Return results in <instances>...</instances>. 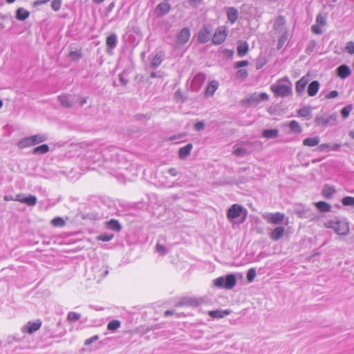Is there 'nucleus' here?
<instances>
[{
    "instance_id": "a18cd8bd",
    "label": "nucleus",
    "mask_w": 354,
    "mask_h": 354,
    "mask_svg": "<svg viewBox=\"0 0 354 354\" xmlns=\"http://www.w3.org/2000/svg\"><path fill=\"white\" fill-rule=\"evenodd\" d=\"M68 57L72 61H77L82 57V53L80 50L71 51Z\"/></svg>"
},
{
    "instance_id": "9d476101",
    "label": "nucleus",
    "mask_w": 354,
    "mask_h": 354,
    "mask_svg": "<svg viewBox=\"0 0 354 354\" xmlns=\"http://www.w3.org/2000/svg\"><path fill=\"white\" fill-rule=\"evenodd\" d=\"M264 218L269 223L281 225L283 222L285 214L281 212L269 213L266 216H264Z\"/></svg>"
},
{
    "instance_id": "49530a36",
    "label": "nucleus",
    "mask_w": 354,
    "mask_h": 354,
    "mask_svg": "<svg viewBox=\"0 0 354 354\" xmlns=\"http://www.w3.org/2000/svg\"><path fill=\"white\" fill-rule=\"evenodd\" d=\"M81 317V315L75 312H69L67 315V319L71 322H75Z\"/></svg>"
},
{
    "instance_id": "aec40b11",
    "label": "nucleus",
    "mask_w": 354,
    "mask_h": 354,
    "mask_svg": "<svg viewBox=\"0 0 354 354\" xmlns=\"http://www.w3.org/2000/svg\"><path fill=\"white\" fill-rule=\"evenodd\" d=\"M279 129H264L261 131V136L266 139H274L279 136Z\"/></svg>"
},
{
    "instance_id": "7ed1b4c3",
    "label": "nucleus",
    "mask_w": 354,
    "mask_h": 354,
    "mask_svg": "<svg viewBox=\"0 0 354 354\" xmlns=\"http://www.w3.org/2000/svg\"><path fill=\"white\" fill-rule=\"evenodd\" d=\"M236 283L237 279L234 273H228L213 280L214 286L219 289L231 290L236 286Z\"/></svg>"
},
{
    "instance_id": "338daca9",
    "label": "nucleus",
    "mask_w": 354,
    "mask_h": 354,
    "mask_svg": "<svg viewBox=\"0 0 354 354\" xmlns=\"http://www.w3.org/2000/svg\"><path fill=\"white\" fill-rule=\"evenodd\" d=\"M248 62L246 61V60H244V61H240V62H237L236 64H235V67L236 68H241V67H243V66H246L248 65Z\"/></svg>"
},
{
    "instance_id": "0eeeda50",
    "label": "nucleus",
    "mask_w": 354,
    "mask_h": 354,
    "mask_svg": "<svg viewBox=\"0 0 354 354\" xmlns=\"http://www.w3.org/2000/svg\"><path fill=\"white\" fill-rule=\"evenodd\" d=\"M190 30L188 28H184L178 34L175 44L176 48H180L186 43L188 42L190 38Z\"/></svg>"
},
{
    "instance_id": "cd10ccee",
    "label": "nucleus",
    "mask_w": 354,
    "mask_h": 354,
    "mask_svg": "<svg viewBox=\"0 0 354 354\" xmlns=\"http://www.w3.org/2000/svg\"><path fill=\"white\" fill-rule=\"evenodd\" d=\"M308 77H303L299 81H297L296 83L297 93L299 94H301L304 92L305 87H306V84H308Z\"/></svg>"
},
{
    "instance_id": "774afa93",
    "label": "nucleus",
    "mask_w": 354,
    "mask_h": 354,
    "mask_svg": "<svg viewBox=\"0 0 354 354\" xmlns=\"http://www.w3.org/2000/svg\"><path fill=\"white\" fill-rule=\"evenodd\" d=\"M330 145L328 143H323L319 145L318 150L319 151H324L326 149H330Z\"/></svg>"
},
{
    "instance_id": "ddd939ff",
    "label": "nucleus",
    "mask_w": 354,
    "mask_h": 354,
    "mask_svg": "<svg viewBox=\"0 0 354 354\" xmlns=\"http://www.w3.org/2000/svg\"><path fill=\"white\" fill-rule=\"evenodd\" d=\"M205 80V75L203 73H198L193 78L191 84L192 89L198 91Z\"/></svg>"
},
{
    "instance_id": "412c9836",
    "label": "nucleus",
    "mask_w": 354,
    "mask_h": 354,
    "mask_svg": "<svg viewBox=\"0 0 354 354\" xmlns=\"http://www.w3.org/2000/svg\"><path fill=\"white\" fill-rule=\"evenodd\" d=\"M336 73L341 79H346L351 75V71L347 65L342 64L336 69Z\"/></svg>"
},
{
    "instance_id": "de8ad7c7",
    "label": "nucleus",
    "mask_w": 354,
    "mask_h": 354,
    "mask_svg": "<svg viewBox=\"0 0 354 354\" xmlns=\"http://www.w3.org/2000/svg\"><path fill=\"white\" fill-rule=\"evenodd\" d=\"M156 251L161 256H164L167 254L168 250L167 247L158 243L156 245Z\"/></svg>"
},
{
    "instance_id": "3c124183",
    "label": "nucleus",
    "mask_w": 354,
    "mask_h": 354,
    "mask_svg": "<svg viewBox=\"0 0 354 354\" xmlns=\"http://www.w3.org/2000/svg\"><path fill=\"white\" fill-rule=\"evenodd\" d=\"M187 136V133L185 132L180 133L178 134L172 135L169 138V140L171 141H174L176 140H180L186 138Z\"/></svg>"
},
{
    "instance_id": "f704fd0d",
    "label": "nucleus",
    "mask_w": 354,
    "mask_h": 354,
    "mask_svg": "<svg viewBox=\"0 0 354 354\" xmlns=\"http://www.w3.org/2000/svg\"><path fill=\"white\" fill-rule=\"evenodd\" d=\"M227 18L232 22H235L239 17L238 10L234 8H229L227 11Z\"/></svg>"
},
{
    "instance_id": "2f4dec72",
    "label": "nucleus",
    "mask_w": 354,
    "mask_h": 354,
    "mask_svg": "<svg viewBox=\"0 0 354 354\" xmlns=\"http://www.w3.org/2000/svg\"><path fill=\"white\" fill-rule=\"evenodd\" d=\"M319 88V83L318 81L312 82L308 86V94L310 96H314L317 94Z\"/></svg>"
},
{
    "instance_id": "f8f14e48",
    "label": "nucleus",
    "mask_w": 354,
    "mask_h": 354,
    "mask_svg": "<svg viewBox=\"0 0 354 354\" xmlns=\"http://www.w3.org/2000/svg\"><path fill=\"white\" fill-rule=\"evenodd\" d=\"M227 37L226 30L225 27H219L215 32L212 42L214 44H222Z\"/></svg>"
},
{
    "instance_id": "393cba45",
    "label": "nucleus",
    "mask_w": 354,
    "mask_h": 354,
    "mask_svg": "<svg viewBox=\"0 0 354 354\" xmlns=\"http://www.w3.org/2000/svg\"><path fill=\"white\" fill-rule=\"evenodd\" d=\"M106 228L115 232H120L122 229V225L120 222L114 218L106 222Z\"/></svg>"
},
{
    "instance_id": "a19ab883",
    "label": "nucleus",
    "mask_w": 354,
    "mask_h": 354,
    "mask_svg": "<svg viewBox=\"0 0 354 354\" xmlns=\"http://www.w3.org/2000/svg\"><path fill=\"white\" fill-rule=\"evenodd\" d=\"M117 42V37L115 34H112L106 38V45L111 48H115Z\"/></svg>"
},
{
    "instance_id": "f3484780",
    "label": "nucleus",
    "mask_w": 354,
    "mask_h": 354,
    "mask_svg": "<svg viewBox=\"0 0 354 354\" xmlns=\"http://www.w3.org/2000/svg\"><path fill=\"white\" fill-rule=\"evenodd\" d=\"M284 233L285 227L282 225L277 226L270 233V237L272 240L277 241L283 237Z\"/></svg>"
},
{
    "instance_id": "09e8293b",
    "label": "nucleus",
    "mask_w": 354,
    "mask_h": 354,
    "mask_svg": "<svg viewBox=\"0 0 354 354\" xmlns=\"http://www.w3.org/2000/svg\"><path fill=\"white\" fill-rule=\"evenodd\" d=\"M162 58L160 54H156L151 62V66L157 68L162 62Z\"/></svg>"
},
{
    "instance_id": "c85d7f7f",
    "label": "nucleus",
    "mask_w": 354,
    "mask_h": 354,
    "mask_svg": "<svg viewBox=\"0 0 354 354\" xmlns=\"http://www.w3.org/2000/svg\"><path fill=\"white\" fill-rule=\"evenodd\" d=\"M320 138L319 136L308 137L303 140V145L307 147H315L319 145Z\"/></svg>"
},
{
    "instance_id": "20e7f679",
    "label": "nucleus",
    "mask_w": 354,
    "mask_h": 354,
    "mask_svg": "<svg viewBox=\"0 0 354 354\" xmlns=\"http://www.w3.org/2000/svg\"><path fill=\"white\" fill-rule=\"evenodd\" d=\"M272 91L279 97H286L291 94L292 84L288 78L284 77L279 80L271 86Z\"/></svg>"
},
{
    "instance_id": "a211bd4d",
    "label": "nucleus",
    "mask_w": 354,
    "mask_h": 354,
    "mask_svg": "<svg viewBox=\"0 0 354 354\" xmlns=\"http://www.w3.org/2000/svg\"><path fill=\"white\" fill-rule=\"evenodd\" d=\"M170 9L171 6L169 3L167 2H162L157 6L155 12L158 17H160L168 13Z\"/></svg>"
},
{
    "instance_id": "4be33fe9",
    "label": "nucleus",
    "mask_w": 354,
    "mask_h": 354,
    "mask_svg": "<svg viewBox=\"0 0 354 354\" xmlns=\"http://www.w3.org/2000/svg\"><path fill=\"white\" fill-rule=\"evenodd\" d=\"M232 313L231 310H210L208 314L214 319L223 318L224 317L229 315Z\"/></svg>"
},
{
    "instance_id": "5fc2aeb1",
    "label": "nucleus",
    "mask_w": 354,
    "mask_h": 354,
    "mask_svg": "<svg viewBox=\"0 0 354 354\" xmlns=\"http://www.w3.org/2000/svg\"><path fill=\"white\" fill-rule=\"evenodd\" d=\"M205 127V124L204 121H203V120L198 121L194 124V129L196 131H201L204 130Z\"/></svg>"
},
{
    "instance_id": "9b49d317",
    "label": "nucleus",
    "mask_w": 354,
    "mask_h": 354,
    "mask_svg": "<svg viewBox=\"0 0 354 354\" xmlns=\"http://www.w3.org/2000/svg\"><path fill=\"white\" fill-rule=\"evenodd\" d=\"M41 324L42 322L39 319L36 321H29L26 325L24 326L23 331L31 335L38 330L41 326Z\"/></svg>"
},
{
    "instance_id": "c9c22d12",
    "label": "nucleus",
    "mask_w": 354,
    "mask_h": 354,
    "mask_svg": "<svg viewBox=\"0 0 354 354\" xmlns=\"http://www.w3.org/2000/svg\"><path fill=\"white\" fill-rule=\"evenodd\" d=\"M37 198L35 195L29 194L28 196H24L23 203L28 206H34L37 204Z\"/></svg>"
},
{
    "instance_id": "7c9ffc66",
    "label": "nucleus",
    "mask_w": 354,
    "mask_h": 354,
    "mask_svg": "<svg viewBox=\"0 0 354 354\" xmlns=\"http://www.w3.org/2000/svg\"><path fill=\"white\" fill-rule=\"evenodd\" d=\"M17 146L19 149H24L26 147L33 146L30 136L25 137L19 140L17 143Z\"/></svg>"
},
{
    "instance_id": "2eb2a0df",
    "label": "nucleus",
    "mask_w": 354,
    "mask_h": 354,
    "mask_svg": "<svg viewBox=\"0 0 354 354\" xmlns=\"http://www.w3.org/2000/svg\"><path fill=\"white\" fill-rule=\"evenodd\" d=\"M193 149V144L189 142L185 146L180 147L178 151V156L180 160H185L191 153Z\"/></svg>"
},
{
    "instance_id": "13d9d810",
    "label": "nucleus",
    "mask_w": 354,
    "mask_h": 354,
    "mask_svg": "<svg viewBox=\"0 0 354 354\" xmlns=\"http://www.w3.org/2000/svg\"><path fill=\"white\" fill-rule=\"evenodd\" d=\"M336 225V216L335 217V220H331L324 223V226L326 228L333 229L335 231Z\"/></svg>"
},
{
    "instance_id": "680f3d73",
    "label": "nucleus",
    "mask_w": 354,
    "mask_h": 354,
    "mask_svg": "<svg viewBox=\"0 0 354 354\" xmlns=\"http://www.w3.org/2000/svg\"><path fill=\"white\" fill-rule=\"evenodd\" d=\"M99 339V336L98 335H93L91 337L88 338V339H86L84 342V345L85 346H87V345H90L91 344H92L93 342H95V341L98 340Z\"/></svg>"
},
{
    "instance_id": "dca6fc26",
    "label": "nucleus",
    "mask_w": 354,
    "mask_h": 354,
    "mask_svg": "<svg viewBox=\"0 0 354 354\" xmlns=\"http://www.w3.org/2000/svg\"><path fill=\"white\" fill-rule=\"evenodd\" d=\"M211 37V32L207 28L203 26L198 32V41L201 44L207 42Z\"/></svg>"
},
{
    "instance_id": "4468645a",
    "label": "nucleus",
    "mask_w": 354,
    "mask_h": 354,
    "mask_svg": "<svg viewBox=\"0 0 354 354\" xmlns=\"http://www.w3.org/2000/svg\"><path fill=\"white\" fill-rule=\"evenodd\" d=\"M59 103L64 109H70L73 107L74 103V97L71 95H61L58 98Z\"/></svg>"
},
{
    "instance_id": "c03bdc74",
    "label": "nucleus",
    "mask_w": 354,
    "mask_h": 354,
    "mask_svg": "<svg viewBox=\"0 0 354 354\" xmlns=\"http://www.w3.org/2000/svg\"><path fill=\"white\" fill-rule=\"evenodd\" d=\"M257 274L256 269L254 268H250L246 274L247 281L251 283L254 281Z\"/></svg>"
},
{
    "instance_id": "603ef678",
    "label": "nucleus",
    "mask_w": 354,
    "mask_h": 354,
    "mask_svg": "<svg viewBox=\"0 0 354 354\" xmlns=\"http://www.w3.org/2000/svg\"><path fill=\"white\" fill-rule=\"evenodd\" d=\"M288 39V35L286 32L282 34L281 37L279 39L277 44V48L280 49L282 48L286 40Z\"/></svg>"
},
{
    "instance_id": "69168bd1",
    "label": "nucleus",
    "mask_w": 354,
    "mask_h": 354,
    "mask_svg": "<svg viewBox=\"0 0 354 354\" xmlns=\"http://www.w3.org/2000/svg\"><path fill=\"white\" fill-rule=\"evenodd\" d=\"M119 80L123 86H125L128 82V80L126 78L124 73H122L119 75Z\"/></svg>"
},
{
    "instance_id": "6e6552de",
    "label": "nucleus",
    "mask_w": 354,
    "mask_h": 354,
    "mask_svg": "<svg viewBox=\"0 0 354 354\" xmlns=\"http://www.w3.org/2000/svg\"><path fill=\"white\" fill-rule=\"evenodd\" d=\"M202 301L203 300L201 298L185 297H183L175 306L197 307L202 304Z\"/></svg>"
},
{
    "instance_id": "8fccbe9b",
    "label": "nucleus",
    "mask_w": 354,
    "mask_h": 354,
    "mask_svg": "<svg viewBox=\"0 0 354 354\" xmlns=\"http://www.w3.org/2000/svg\"><path fill=\"white\" fill-rule=\"evenodd\" d=\"M317 24L321 26H325L326 24V17L322 14H319L316 17Z\"/></svg>"
},
{
    "instance_id": "6e6d98bb",
    "label": "nucleus",
    "mask_w": 354,
    "mask_h": 354,
    "mask_svg": "<svg viewBox=\"0 0 354 354\" xmlns=\"http://www.w3.org/2000/svg\"><path fill=\"white\" fill-rule=\"evenodd\" d=\"M62 4V0H53L51 2V8L55 11H57L60 9Z\"/></svg>"
},
{
    "instance_id": "f257e3e1",
    "label": "nucleus",
    "mask_w": 354,
    "mask_h": 354,
    "mask_svg": "<svg viewBox=\"0 0 354 354\" xmlns=\"http://www.w3.org/2000/svg\"><path fill=\"white\" fill-rule=\"evenodd\" d=\"M123 153L124 151L113 146L103 149V166L112 169H121L125 163Z\"/></svg>"
},
{
    "instance_id": "6ab92c4d",
    "label": "nucleus",
    "mask_w": 354,
    "mask_h": 354,
    "mask_svg": "<svg viewBox=\"0 0 354 354\" xmlns=\"http://www.w3.org/2000/svg\"><path fill=\"white\" fill-rule=\"evenodd\" d=\"M87 158L88 161L92 162L93 163H97L98 165H102L103 166V156H102V151L100 153H93L90 152L88 153Z\"/></svg>"
},
{
    "instance_id": "58836bf2",
    "label": "nucleus",
    "mask_w": 354,
    "mask_h": 354,
    "mask_svg": "<svg viewBox=\"0 0 354 354\" xmlns=\"http://www.w3.org/2000/svg\"><path fill=\"white\" fill-rule=\"evenodd\" d=\"M50 224L53 227H62L66 225V221L62 217L56 216L50 221Z\"/></svg>"
},
{
    "instance_id": "39448f33",
    "label": "nucleus",
    "mask_w": 354,
    "mask_h": 354,
    "mask_svg": "<svg viewBox=\"0 0 354 354\" xmlns=\"http://www.w3.org/2000/svg\"><path fill=\"white\" fill-rule=\"evenodd\" d=\"M337 115L336 113L329 114L328 112H322L316 115L314 119L315 126L321 128H326L337 124Z\"/></svg>"
},
{
    "instance_id": "ea45409f",
    "label": "nucleus",
    "mask_w": 354,
    "mask_h": 354,
    "mask_svg": "<svg viewBox=\"0 0 354 354\" xmlns=\"http://www.w3.org/2000/svg\"><path fill=\"white\" fill-rule=\"evenodd\" d=\"M121 323L118 319H113L107 324V330L110 331H115L120 327Z\"/></svg>"
},
{
    "instance_id": "864d4df0",
    "label": "nucleus",
    "mask_w": 354,
    "mask_h": 354,
    "mask_svg": "<svg viewBox=\"0 0 354 354\" xmlns=\"http://www.w3.org/2000/svg\"><path fill=\"white\" fill-rule=\"evenodd\" d=\"M174 98L176 102H183L185 99L183 92L180 90H177L175 92Z\"/></svg>"
},
{
    "instance_id": "4c0bfd02",
    "label": "nucleus",
    "mask_w": 354,
    "mask_h": 354,
    "mask_svg": "<svg viewBox=\"0 0 354 354\" xmlns=\"http://www.w3.org/2000/svg\"><path fill=\"white\" fill-rule=\"evenodd\" d=\"M248 52V44L246 41L241 43L237 47V54L239 57L245 55Z\"/></svg>"
},
{
    "instance_id": "1a4fd4ad",
    "label": "nucleus",
    "mask_w": 354,
    "mask_h": 354,
    "mask_svg": "<svg viewBox=\"0 0 354 354\" xmlns=\"http://www.w3.org/2000/svg\"><path fill=\"white\" fill-rule=\"evenodd\" d=\"M77 216H80L82 220L93 221L99 220L101 215L96 211H91L86 207L83 211L80 212Z\"/></svg>"
},
{
    "instance_id": "79ce46f5",
    "label": "nucleus",
    "mask_w": 354,
    "mask_h": 354,
    "mask_svg": "<svg viewBox=\"0 0 354 354\" xmlns=\"http://www.w3.org/2000/svg\"><path fill=\"white\" fill-rule=\"evenodd\" d=\"M114 235L112 233H102L96 237L98 241L107 242L111 241L113 238Z\"/></svg>"
},
{
    "instance_id": "bb28decb",
    "label": "nucleus",
    "mask_w": 354,
    "mask_h": 354,
    "mask_svg": "<svg viewBox=\"0 0 354 354\" xmlns=\"http://www.w3.org/2000/svg\"><path fill=\"white\" fill-rule=\"evenodd\" d=\"M50 150L49 146L47 144H42L37 147H35L32 151V153L35 155H43L48 153Z\"/></svg>"
},
{
    "instance_id": "a878e982",
    "label": "nucleus",
    "mask_w": 354,
    "mask_h": 354,
    "mask_svg": "<svg viewBox=\"0 0 354 354\" xmlns=\"http://www.w3.org/2000/svg\"><path fill=\"white\" fill-rule=\"evenodd\" d=\"M316 208L322 213L329 212L331 210V205L326 201H318L315 203Z\"/></svg>"
},
{
    "instance_id": "b1692460",
    "label": "nucleus",
    "mask_w": 354,
    "mask_h": 354,
    "mask_svg": "<svg viewBox=\"0 0 354 354\" xmlns=\"http://www.w3.org/2000/svg\"><path fill=\"white\" fill-rule=\"evenodd\" d=\"M233 149V154L239 158H243L250 152L246 147H241L237 145H234Z\"/></svg>"
},
{
    "instance_id": "f03ea898",
    "label": "nucleus",
    "mask_w": 354,
    "mask_h": 354,
    "mask_svg": "<svg viewBox=\"0 0 354 354\" xmlns=\"http://www.w3.org/2000/svg\"><path fill=\"white\" fill-rule=\"evenodd\" d=\"M247 216V209L240 204H233L227 212V217L229 221L239 223H243Z\"/></svg>"
},
{
    "instance_id": "473e14b6",
    "label": "nucleus",
    "mask_w": 354,
    "mask_h": 354,
    "mask_svg": "<svg viewBox=\"0 0 354 354\" xmlns=\"http://www.w3.org/2000/svg\"><path fill=\"white\" fill-rule=\"evenodd\" d=\"M31 141L32 143V145H36L37 144L41 143L44 141H46L48 139V136L45 134H35L30 136Z\"/></svg>"
},
{
    "instance_id": "052dcab7",
    "label": "nucleus",
    "mask_w": 354,
    "mask_h": 354,
    "mask_svg": "<svg viewBox=\"0 0 354 354\" xmlns=\"http://www.w3.org/2000/svg\"><path fill=\"white\" fill-rule=\"evenodd\" d=\"M320 26H321L318 24L313 25L311 27L312 32L316 35H321L322 33V30Z\"/></svg>"
},
{
    "instance_id": "bf43d9fd",
    "label": "nucleus",
    "mask_w": 354,
    "mask_h": 354,
    "mask_svg": "<svg viewBox=\"0 0 354 354\" xmlns=\"http://www.w3.org/2000/svg\"><path fill=\"white\" fill-rule=\"evenodd\" d=\"M285 23V19L282 17H279L277 19L274 24V28L278 29L280 26H283Z\"/></svg>"
},
{
    "instance_id": "5701e85b",
    "label": "nucleus",
    "mask_w": 354,
    "mask_h": 354,
    "mask_svg": "<svg viewBox=\"0 0 354 354\" xmlns=\"http://www.w3.org/2000/svg\"><path fill=\"white\" fill-rule=\"evenodd\" d=\"M335 192L336 190L334 186L326 184L324 185V187L322 191V194L325 198L330 199L333 197Z\"/></svg>"
},
{
    "instance_id": "72a5a7b5",
    "label": "nucleus",
    "mask_w": 354,
    "mask_h": 354,
    "mask_svg": "<svg viewBox=\"0 0 354 354\" xmlns=\"http://www.w3.org/2000/svg\"><path fill=\"white\" fill-rule=\"evenodd\" d=\"M218 86V82L216 80H212L205 90V95L207 96H212Z\"/></svg>"
},
{
    "instance_id": "37998d69",
    "label": "nucleus",
    "mask_w": 354,
    "mask_h": 354,
    "mask_svg": "<svg viewBox=\"0 0 354 354\" xmlns=\"http://www.w3.org/2000/svg\"><path fill=\"white\" fill-rule=\"evenodd\" d=\"M341 202L344 206L354 207V197L353 196H344L342 198Z\"/></svg>"
},
{
    "instance_id": "4d7b16f0",
    "label": "nucleus",
    "mask_w": 354,
    "mask_h": 354,
    "mask_svg": "<svg viewBox=\"0 0 354 354\" xmlns=\"http://www.w3.org/2000/svg\"><path fill=\"white\" fill-rule=\"evenodd\" d=\"M346 50L351 55L354 54V42L348 41L346 44Z\"/></svg>"
},
{
    "instance_id": "423d86ee",
    "label": "nucleus",
    "mask_w": 354,
    "mask_h": 354,
    "mask_svg": "<svg viewBox=\"0 0 354 354\" xmlns=\"http://www.w3.org/2000/svg\"><path fill=\"white\" fill-rule=\"evenodd\" d=\"M349 222L345 217L336 216L335 232L339 235L347 236L349 234Z\"/></svg>"
},
{
    "instance_id": "e433bc0d",
    "label": "nucleus",
    "mask_w": 354,
    "mask_h": 354,
    "mask_svg": "<svg viewBox=\"0 0 354 354\" xmlns=\"http://www.w3.org/2000/svg\"><path fill=\"white\" fill-rule=\"evenodd\" d=\"M29 12L23 8H19L16 11V18L19 21H24L29 17Z\"/></svg>"
},
{
    "instance_id": "c756f323",
    "label": "nucleus",
    "mask_w": 354,
    "mask_h": 354,
    "mask_svg": "<svg viewBox=\"0 0 354 354\" xmlns=\"http://www.w3.org/2000/svg\"><path fill=\"white\" fill-rule=\"evenodd\" d=\"M288 127L290 129V132L292 133L299 134L302 131L301 126L296 120L290 121Z\"/></svg>"
},
{
    "instance_id": "e2e57ef3",
    "label": "nucleus",
    "mask_w": 354,
    "mask_h": 354,
    "mask_svg": "<svg viewBox=\"0 0 354 354\" xmlns=\"http://www.w3.org/2000/svg\"><path fill=\"white\" fill-rule=\"evenodd\" d=\"M248 75V72L245 69H239L236 72V77L239 78H245Z\"/></svg>"
},
{
    "instance_id": "0e129e2a",
    "label": "nucleus",
    "mask_w": 354,
    "mask_h": 354,
    "mask_svg": "<svg viewBox=\"0 0 354 354\" xmlns=\"http://www.w3.org/2000/svg\"><path fill=\"white\" fill-rule=\"evenodd\" d=\"M222 53H223V56H225L227 58H231L233 56L234 51L232 50L225 49L222 51Z\"/></svg>"
}]
</instances>
